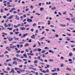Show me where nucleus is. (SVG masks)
<instances>
[{"label": "nucleus", "mask_w": 75, "mask_h": 75, "mask_svg": "<svg viewBox=\"0 0 75 75\" xmlns=\"http://www.w3.org/2000/svg\"><path fill=\"white\" fill-rule=\"evenodd\" d=\"M11 61V59H7L6 60V62H8V61Z\"/></svg>", "instance_id": "4468645a"}, {"label": "nucleus", "mask_w": 75, "mask_h": 75, "mask_svg": "<svg viewBox=\"0 0 75 75\" xmlns=\"http://www.w3.org/2000/svg\"><path fill=\"white\" fill-rule=\"evenodd\" d=\"M23 56L25 57V58H27V55L26 54H24Z\"/></svg>", "instance_id": "a211bd4d"}, {"label": "nucleus", "mask_w": 75, "mask_h": 75, "mask_svg": "<svg viewBox=\"0 0 75 75\" xmlns=\"http://www.w3.org/2000/svg\"><path fill=\"white\" fill-rule=\"evenodd\" d=\"M69 15L71 16V17H73V15L71 13H69Z\"/></svg>", "instance_id": "79ce46f5"}, {"label": "nucleus", "mask_w": 75, "mask_h": 75, "mask_svg": "<svg viewBox=\"0 0 75 75\" xmlns=\"http://www.w3.org/2000/svg\"><path fill=\"white\" fill-rule=\"evenodd\" d=\"M46 71V72H47L48 73H49V69H47Z\"/></svg>", "instance_id": "473e14b6"}, {"label": "nucleus", "mask_w": 75, "mask_h": 75, "mask_svg": "<svg viewBox=\"0 0 75 75\" xmlns=\"http://www.w3.org/2000/svg\"><path fill=\"white\" fill-rule=\"evenodd\" d=\"M24 71H25V70H24V69H22V70H21V72H24Z\"/></svg>", "instance_id": "e433bc0d"}, {"label": "nucleus", "mask_w": 75, "mask_h": 75, "mask_svg": "<svg viewBox=\"0 0 75 75\" xmlns=\"http://www.w3.org/2000/svg\"><path fill=\"white\" fill-rule=\"evenodd\" d=\"M8 65L9 67H12V65L10 64H8Z\"/></svg>", "instance_id": "a19ab883"}, {"label": "nucleus", "mask_w": 75, "mask_h": 75, "mask_svg": "<svg viewBox=\"0 0 75 75\" xmlns=\"http://www.w3.org/2000/svg\"><path fill=\"white\" fill-rule=\"evenodd\" d=\"M4 26L5 27H8V25H7V24L6 23L4 24Z\"/></svg>", "instance_id": "dca6fc26"}, {"label": "nucleus", "mask_w": 75, "mask_h": 75, "mask_svg": "<svg viewBox=\"0 0 75 75\" xmlns=\"http://www.w3.org/2000/svg\"><path fill=\"white\" fill-rule=\"evenodd\" d=\"M38 60H36L34 61V64H37V62Z\"/></svg>", "instance_id": "9b49d317"}, {"label": "nucleus", "mask_w": 75, "mask_h": 75, "mask_svg": "<svg viewBox=\"0 0 75 75\" xmlns=\"http://www.w3.org/2000/svg\"><path fill=\"white\" fill-rule=\"evenodd\" d=\"M52 31L53 32H55V31H56L55 30H54V29H52Z\"/></svg>", "instance_id": "338daca9"}, {"label": "nucleus", "mask_w": 75, "mask_h": 75, "mask_svg": "<svg viewBox=\"0 0 75 75\" xmlns=\"http://www.w3.org/2000/svg\"><path fill=\"white\" fill-rule=\"evenodd\" d=\"M3 17L5 19L6 18V17H7L6 16H3Z\"/></svg>", "instance_id": "13d9d810"}, {"label": "nucleus", "mask_w": 75, "mask_h": 75, "mask_svg": "<svg viewBox=\"0 0 75 75\" xmlns=\"http://www.w3.org/2000/svg\"><path fill=\"white\" fill-rule=\"evenodd\" d=\"M66 20H68V21H70L71 20H70V19L69 18H66Z\"/></svg>", "instance_id": "c03bdc74"}, {"label": "nucleus", "mask_w": 75, "mask_h": 75, "mask_svg": "<svg viewBox=\"0 0 75 75\" xmlns=\"http://www.w3.org/2000/svg\"><path fill=\"white\" fill-rule=\"evenodd\" d=\"M7 29L8 30H12V28H7Z\"/></svg>", "instance_id": "bb28decb"}, {"label": "nucleus", "mask_w": 75, "mask_h": 75, "mask_svg": "<svg viewBox=\"0 0 75 75\" xmlns=\"http://www.w3.org/2000/svg\"><path fill=\"white\" fill-rule=\"evenodd\" d=\"M4 10H3V8H1V13H4Z\"/></svg>", "instance_id": "6e6552de"}, {"label": "nucleus", "mask_w": 75, "mask_h": 75, "mask_svg": "<svg viewBox=\"0 0 75 75\" xmlns=\"http://www.w3.org/2000/svg\"><path fill=\"white\" fill-rule=\"evenodd\" d=\"M52 75H57V73H52Z\"/></svg>", "instance_id": "393cba45"}, {"label": "nucleus", "mask_w": 75, "mask_h": 75, "mask_svg": "<svg viewBox=\"0 0 75 75\" xmlns=\"http://www.w3.org/2000/svg\"><path fill=\"white\" fill-rule=\"evenodd\" d=\"M62 27H66V25H61Z\"/></svg>", "instance_id": "6ab92c4d"}, {"label": "nucleus", "mask_w": 75, "mask_h": 75, "mask_svg": "<svg viewBox=\"0 0 75 75\" xmlns=\"http://www.w3.org/2000/svg\"><path fill=\"white\" fill-rule=\"evenodd\" d=\"M52 10H55V9H56V7H52Z\"/></svg>", "instance_id": "cd10ccee"}, {"label": "nucleus", "mask_w": 75, "mask_h": 75, "mask_svg": "<svg viewBox=\"0 0 75 75\" xmlns=\"http://www.w3.org/2000/svg\"><path fill=\"white\" fill-rule=\"evenodd\" d=\"M36 25V24L35 23H34L33 24V26H35V25Z\"/></svg>", "instance_id": "052dcab7"}, {"label": "nucleus", "mask_w": 75, "mask_h": 75, "mask_svg": "<svg viewBox=\"0 0 75 75\" xmlns=\"http://www.w3.org/2000/svg\"><path fill=\"white\" fill-rule=\"evenodd\" d=\"M48 24L49 25H50V21H48Z\"/></svg>", "instance_id": "37998d69"}, {"label": "nucleus", "mask_w": 75, "mask_h": 75, "mask_svg": "<svg viewBox=\"0 0 75 75\" xmlns=\"http://www.w3.org/2000/svg\"><path fill=\"white\" fill-rule=\"evenodd\" d=\"M13 40V39L12 38H9L8 39V41H12Z\"/></svg>", "instance_id": "39448f33"}, {"label": "nucleus", "mask_w": 75, "mask_h": 75, "mask_svg": "<svg viewBox=\"0 0 75 75\" xmlns=\"http://www.w3.org/2000/svg\"><path fill=\"white\" fill-rule=\"evenodd\" d=\"M0 75H4V73H1L0 74Z\"/></svg>", "instance_id": "774afa93"}, {"label": "nucleus", "mask_w": 75, "mask_h": 75, "mask_svg": "<svg viewBox=\"0 0 75 75\" xmlns=\"http://www.w3.org/2000/svg\"><path fill=\"white\" fill-rule=\"evenodd\" d=\"M47 66H46L45 67V69H47V68H49V67H50V66L48 64H46Z\"/></svg>", "instance_id": "20e7f679"}, {"label": "nucleus", "mask_w": 75, "mask_h": 75, "mask_svg": "<svg viewBox=\"0 0 75 75\" xmlns=\"http://www.w3.org/2000/svg\"><path fill=\"white\" fill-rule=\"evenodd\" d=\"M30 25L29 24L26 25H25V27H28Z\"/></svg>", "instance_id": "864d4df0"}, {"label": "nucleus", "mask_w": 75, "mask_h": 75, "mask_svg": "<svg viewBox=\"0 0 75 75\" xmlns=\"http://www.w3.org/2000/svg\"><path fill=\"white\" fill-rule=\"evenodd\" d=\"M27 35V33H25V34H23V37L24 38L25 36Z\"/></svg>", "instance_id": "2eb2a0df"}, {"label": "nucleus", "mask_w": 75, "mask_h": 75, "mask_svg": "<svg viewBox=\"0 0 75 75\" xmlns=\"http://www.w3.org/2000/svg\"><path fill=\"white\" fill-rule=\"evenodd\" d=\"M11 49L10 47L7 49V50L8 51H11Z\"/></svg>", "instance_id": "f3484780"}, {"label": "nucleus", "mask_w": 75, "mask_h": 75, "mask_svg": "<svg viewBox=\"0 0 75 75\" xmlns=\"http://www.w3.org/2000/svg\"><path fill=\"white\" fill-rule=\"evenodd\" d=\"M9 47L10 48H12V49H13L14 48V45H13L12 46H10Z\"/></svg>", "instance_id": "f8f14e48"}, {"label": "nucleus", "mask_w": 75, "mask_h": 75, "mask_svg": "<svg viewBox=\"0 0 75 75\" xmlns=\"http://www.w3.org/2000/svg\"><path fill=\"white\" fill-rule=\"evenodd\" d=\"M14 10H16V8H12V9L9 12H10V13H13V11H14Z\"/></svg>", "instance_id": "f03ea898"}, {"label": "nucleus", "mask_w": 75, "mask_h": 75, "mask_svg": "<svg viewBox=\"0 0 75 75\" xmlns=\"http://www.w3.org/2000/svg\"><path fill=\"white\" fill-rule=\"evenodd\" d=\"M40 10L41 11H44V8H40Z\"/></svg>", "instance_id": "9d476101"}, {"label": "nucleus", "mask_w": 75, "mask_h": 75, "mask_svg": "<svg viewBox=\"0 0 75 75\" xmlns=\"http://www.w3.org/2000/svg\"><path fill=\"white\" fill-rule=\"evenodd\" d=\"M33 37H35V35H32V36H31V38H33Z\"/></svg>", "instance_id": "c85d7f7f"}, {"label": "nucleus", "mask_w": 75, "mask_h": 75, "mask_svg": "<svg viewBox=\"0 0 75 75\" xmlns=\"http://www.w3.org/2000/svg\"><path fill=\"white\" fill-rule=\"evenodd\" d=\"M69 56H70V57H72V53H69Z\"/></svg>", "instance_id": "ddd939ff"}, {"label": "nucleus", "mask_w": 75, "mask_h": 75, "mask_svg": "<svg viewBox=\"0 0 75 75\" xmlns=\"http://www.w3.org/2000/svg\"><path fill=\"white\" fill-rule=\"evenodd\" d=\"M2 34H3V35H7V34L4 33H2Z\"/></svg>", "instance_id": "f704fd0d"}, {"label": "nucleus", "mask_w": 75, "mask_h": 75, "mask_svg": "<svg viewBox=\"0 0 75 75\" xmlns=\"http://www.w3.org/2000/svg\"><path fill=\"white\" fill-rule=\"evenodd\" d=\"M21 29L22 30H25V28L24 27H21Z\"/></svg>", "instance_id": "423d86ee"}, {"label": "nucleus", "mask_w": 75, "mask_h": 75, "mask_svg": "<svg viewBox=\"0 0 75 75\" xmlns=\"http://www.w3.org/2000/svg\"><path fill=\"white\" fill-rule=\"evenodd\" d=\"M32 21H33L32 20V19H29V22L30 23H31V22H32Z\"/></svg>", "instance_id": "c756f323"}, {"label": "nucleus", "mask_w": 75, "mask_h": 75, "mask_svg": "<svg viewBox=\"0 0 75 75\" xmlns=\"http://www.w3.org/2000/svg\"><path fill=\"white\" fill-rule=\"evenodd\" d=\"M8 27H11V24H8Z\"/></svg>", "instance_id": "b1692460"}, {"label": "nucleus", "mask_w": 75, "mask_h": 75, "mask_svg": "<svg viewBox=\"0 0 75 75\" xmlns=\"http://www.w3.org/2000/svg\"><path fill=\"white\" fill-rule=\"evenodd\" d=\"M10 34L11 35L12 34H13V33L12 32H11L10 33Z\"/></svg>", "instance_id": "4d7b16f0"}, {"label": "nucleus", "mask_w": 75, "mask_h": 75, "mask_svg": "<svg viewBox=\"0 0 75 75\" xmlns=\"http://www.w3.org/2000/svg\"><path fill=\"white\" fill-rule=\"evenodd\" d=\"M17 53H18V54H19V52H20V51L19 50L17 52Z\"/></svg>", "instance_id": "e2e57ef3"}, {"label": "nucleus", "mask_w": 75, "mask_h": 75, "mask_svg": "<svg viewBox=\"0 0 75 75\" xmlns=\"http://www.w3.org/2000/svg\"><path fill=\"white\" fill-rule=\"evenodd\" d=\"M68 60L69 61H72V60L71 59H69Z\"/></svg>", "instance_id": "de8ad7c7"}, {"label": "nucleus", "mask_w": 75, "mask_h": 75, "mask_svg": "<svg viewBox=\"0 0 75 75\" xmlns=\"http://www.w3.org/2000/svg\"><path fill=\"white\" fill-rule=\"evenodd\" d=\"M4 57V54H2V55H0V57Z\"/></svg>", "instance_id": "49530a36"}, {"label": "nucleus", "mask_w": 75, "mask_h": 75, "mask_svg": "<svg viewBox=\"0 0 75 75\" xmlns=\"http://www.w3.org/2000/svg\"><path fill=\"white\" fill-rule=\"evenodd\" d=\"M45 50H42V54H44V53H45Z\"/></svg>", "instance_id": "5701e85b"}, {"label": "nucleus", "mask_w": 75, "mask_h": 75, "mask_svg": "<svg viewBox=\"0 0 75 75\" xmlns=\"http://www.w3.org/2000/svg\"><path fill=\"white\" fill-rule=\"evenodd\" d=\"M19 68H22L23 67V65H20L19 66Z\"/></svg>", "instance_id": "09e8293b"}, {"label": "nucleus", "mask_w": 75, "mask_h": 75, "mask_svg": "<svg viewBox=\"0 0 75 75\" xmlns=\"http://www.w3.org/2000/svg\"><path fill=\"white\" fill-rule=\"evenodd\" d=\"M13 14H16V13H17V12L16 11H14L13 12Z\"/></svg>", "instance_id": "0e129e2a"}, {"label": "nucleus", "mask_w": 75, "mask_h": 75, "mask_svg": "<svg viewBox=\"0 0 75 75\" xmlns=\"http://www.w3.org/2000/svg\"><path fill=\"white\" fill-rule=\"evenodd\" d=\"M16 19L17 20H19V18H18V16L17 15H16Z\"/></svg>", "instance_id": "7ed1b4c3"}, {"label": "nucleus", "mask_w": 75, "mask_h": 75, "mask_svg": "<svg viewBox=\"0 0 75 75\" xmlns=\"http://www.w3.org/2000/svg\"><path fill=\"white\" fill-rule=\"evenodd\" d=\"M21 20H22L23 18V16H22L20 17Z\"/></svg>", "instance_id": "4be33fe9"}, {"label": "nucleus", "mask_w": 75, "mask_h": 75, "mask_svg": "<svg viewBox=\"0 0 75 75\" xmlns=\"http://www.w3.org/2000/svg\"><path fill=\"white\" fill-rule=\"evenodd\" d=\"M8 51H6V52H5L4 54H7V53H8Z\"/></svg>", "instance_id": "bf43d9fd"}, {"label": "nucleus", "mask_w": 75, "mask_h": 75, "mask_svg": "<svg viewBox=\"0 0 75 75\" xmlns=\"http://www.w3.org/2000/svg\"><path fill=\"white\" fill-rule=\"evenodd\" d=\"M27 54H28V55H31V56L33 55V54H31V53H29V54L27 53Z\"/></svg>", "instance_id": "412c9836"}, {"label": "nucleus", "mask_w": 75, "mask_h": 75, "mask_svg": "<svg viewBox=\"0 0 75 75\" xmlns=\"http://www.w3.org/2000/svg\"><path fill=\"white\" fill-rule=\"evenodd\" d=\"M13 16L12 15L9 16L8 18V19H11V18H13Z\"/></svg>", "instance_id": "0eeeda50"}, {"label": "nucleus", "mask_w": 75, "mask_h": 75, "mask_svg": "<svg viewBox=\"0 0 75 75\" xmlns=\"http://www.w3.org/2000/svg\"><path fill=\"white\" fill-rule=\"evenodd\" d=\"M2 30H4V28L2 26Z\"/></svg>", "instance_id": "5fc2aeb1"}, {"label": "nucleus", "mask_w": 75, "mask_h": 75, "mask_svg": "<svg viewBox=\"0 0 75 75\" xmlns=\"http://www.w3.org/2000/svg\"><path fill=\"white\" fill-rule=\"evenodd\" d=\"M19 32H17L15 33L16 34H17V35L18 34H19Z\"/></svg>", "instance_id": "6e6d98bb"}, {"label": "nucleus", "mask_w": 75, "mask_h": 75, "mask_svg": "<svg viewBox=\"0 0 75 75\" xmlns=\"http://www.w3.org/2000/svg\"><path fill=\"white\" fill-rule=\"evenodd\" d=\"M30 8H33V6L31 5L30 6Z\"/></svg>", "instance_id": "69168bd1"}, {"label": "nucleus", "mask_w": 75, "mask_h": 75, "mask_svg": "<svg viewBox=\"0 0 75 75\" xmlns=\"http://www.w3.org/2000/svg\"><path fill=\"white\" fill-rule=\"evenodd\" d=\"M36 46H37V45H33V47L34 48H35V47H36Z\"/></svg>", "instance_id": "a18cd8bd"}, {"label": "nucleus", "mask_w": 75, "mask_h": 75, "mask_svg": "<svg viewBox=\"0 0 75 75\" xmlns=\"http://www.w3.org/2000/svg\"><path fill=\"white\" fill-rule=\"evenodd\" d=\"M17 57H16L15 58H13V60H16L17 59Z\"/></svg>", "instance_id": "603ef678"}, {"label": "nucleus", "mask_w": 75, "mask_h": 75, "mask_svg": "<svg viewBox=\"0 0 75 75\" xmlns=\"http://www.w3.org/2000/svg\"><path fill=\"white\" fill-rule=\"evenodd\" d=\"M28 10H29V9H28V8L26 9L25 10L26 11H28Z\"/></svg>", "instance_id": "ea45409f"}, {"label": "nucleus", "mask_w": 75, "mask_h": 75, "mask_svg": "<svg viewBox=\"0 0 75 75\" xmlns=\"http://www.w3.org/2000/svg\"><path fill=\"white\" fill-rule=\"evenodd\" d=\"M42 72H43V73H47V72L45 70L42 71Z\"/></svg>", "instance_id": "aec40b11"}, {"label": "nucleus", "mask_w": 75, "mask_h": 75, "mask_svg": "<svg viewBox=\"0 0 75 75\" xmlns=\"http://www.w3.org/2000/svg\"><path fill=\"white\" fill-rule=\"evenodd\" d=\"M29 45L28 44H25V47H28Z\"/></svg>", "instance_id": "2f4dec72"}, {"label": "nucleus", "mask_w": 75, "mask_h": 75, "mask_svg": "<svg viewBox=\"0 0 75 75\" xmlns=\"http://www.w3.org/2000/svg\"><path fill=\"white\" fill-rule=\"evenodd\" d=\"M70 42H72L73 43H74L75 42L74 41H70Z\"/></svg>", "instance_id": "3c124183"}, {"label": "nucleus", "mask_w": 75, "mask_h": 75, "mask_svg": "<svg viewBox=\"0 0 75 75\" xmlns=\"http://www.w3.org/2000/svg\"><path fill=\"white\" fill-rule=\"evenodd\" d=\"M17 48H19V47H20V45H19L18 44L17 45Z\"/></svg>", "instance_id": "72a5a7b5"}, {"label": "nucleus", "mask_w": 75, "mask_h": 75, "mask_svg": "<svg viewBox=\"0 0 75 75\" xmlns=\"http://www.w3.org/2000/svg\"><path fill=\"white\" fill-rule=\"evenodd\" d=\"M54 61L53 59H50L49 60V62H52Z\"/></svg>", "instance_id": "a878e982"}, {"label": "nucleus", "mask_w": 75, "mask_h": 75, "mask_svg": "<svg viewBox=\"0 0 75 75\" xmlns=\"http://www.w3.org/2000/svg\"><path fill=\"white\" fill-rule=\"evenodd\" d=\"M37 51V50L36 49H35L33 50V52H35V51Z\"/></svg>", "instance_id": "7c9ffc66"}, {"label": "nucleus", "mask_w": 75, "mask_h": 75, "mask_svg": "<svg viewBox=\"0 0 75 75\" xmlns=\"http://www.w3.org/2000/svg\"><path fill=\"white\" fill-rule=\"evenodd\" d=\"M37 51H38V52H40V51H41V49L40 48H38L37 49Z\"/></svg>", "instance_id": "1a4fd4ad"}, {"label": "nucleus", "mask_w": 75, "mask_h": 75, "mask_svg": "<svg viewBox=\"0 0 75 75\" xmlns=\"http://www.w3.org/2000/svg\"><path fill=\"white\" fill-rule=\"evenodd\" d=\"M14 27H15V28H17V27H18V26H16V25H14Z\"/></svg>", "instance_id": "4c0bfd02"}, {"label": "nucleus", "mask_w": 75, "mask_h": 75, "mask_svg": "<svg viewBox=\"0 0 75 75\" xmlns=\"http://www.w3.org/2000/svg\"><path fill=\"white\" fill-rule=\"evenodd\" d=\"M14 69H15V70H18V68H16V67H15L14 68Z\"/></svg>", "instance_id": "680f3d73"}, {"label": "nucleus", "mask_w": 75, "mask_h": 75, "mask_svg": "<svg viewBox=\"0 0 75 75\" xmlns=\"http://www.w3.org/2000/svg\"><path fill=\"white\" fill-rule=\"evenodd\" d=\"M10 73H13V74L15 73V71L14 70V68H12V69L11 71L9 72Z\"/></svg>", "instance_id": "f257e3e1"}, {"label": "nucleus", "mask_w": 75, "mask_h": 75, "mask_svg": "<svg viewBox=\"0 0 75 75\" xmlns=\"http://www.w3.org/2000/svg\"><path fill=\"white\" fill-rule=\"evenodd\" d=\"M4 65H5V66H7V64L6 63V62H4Z\"/></svg>", "instance_id": "58836bf2"}, {"label": "nucleus", "mask_w": 75, "mask_h": 75, "mask_svg": "<svg viewBox=\"0 0 75 75\" xmlns=\"http://www.w3.org/2000/svg\"><path fill=\"white\" fill-rule=\"evenodd\" d=\"M10 68H8V67H7V71H10Z\"/></svg>", "instance_id": "c9c22d12"}, {"label": "nucleus", "mask_w": 75, "mask_h": 75, "mask_svg": "<svg viewBox=\"0 0 75 75\" xmlns=\"http://www.w3.org/2000/svg\"><path fill=\"white\" fill-rule=\"evenodd\" d=\"M17 73H18V74H20V73H21L20 71H17Z\"/></svg>", "instance_id": "8fccbe9b"}]
</instances>
